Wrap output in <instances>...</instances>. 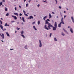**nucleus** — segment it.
<instances>
[{
  "label": "nucleus",
  "mask_w": 74,
  "mask_h": 74,
  "mask_svg": "<svg viewBox=\"0 0 74 74\" xmlns=\"http://www.w3.org/2000/svg\"><path fill=\"white\" fill-rule=\"evenodd\" d=\"M39 47L41 48L42 47V44H41V40H39Z\"/></svg>",
  "instance_id": "nucleus-2"
},
{
  "label": "nucleus",
  "mask_w": 74,
  "mask_h": 74,
  "mask_svg": "<svg viewBox=\"0 0 74 74\" xmlns=\"http://www.w3.org/2000/svg\"><path fill=\"white\" fill-rule=\"evenodd\" d=\"M52 13L53 14H55V13H54L53 12H52Z\"/></svg>",
  "instance_id": "nucleus-48"
},
{
  "label": "nucleus",
  "mask_w": 74,
  "mask_h": 74,
  "mask_svg": "<svg viewBox=\"0 0 74 74\" xmlns=\"http://www.w3.org/2000/svg\"><path fill=\"white\" fill-rule=\"evenodd\" d=\"M53 30H56V28H57V27H53Z\"/></svg>",
  "instance_id": "nucleus-4"
},
{
  "label": "nucleus",
  "mask_w": 74,
  "mask_h": 74,
  "mask_svg": "<svg viewBox=\"0 0 74 74\" xmlns=\"http://www.w3.org/2000/svg\"><path fill=\"white\" fill-rule=\"evenodd\" d=\"M45 24H47V20H45Z\"/></svg>",
  "instance_id": "nucleus-45"
},
{
  "label": "nucleus",
  "mask_w": 74,
  "mask_h": 74,
  "mask_svg": "<svg viewBox=\"0 0 74 74\" xmlns=\"http://www.w3.org/2000/svg\"><path fill=\"white\" fill-rule=\"evenodd\" d=\"M46 18H47V16H46L44 17L43 19H44V21H45V19Z\"/></svg>",
  "instance_id": "nucleus-19"
},
{
  "label": "nucleus",
  "mask_w": 74,
  "mask_h": 74,
  "mask_svg": "<svg viewBox=\"0 0 74 74\" xmlns=\"http://www.w3.org/2000/svg\"><path fill=\"white\" fill-rule=\"evenodd\" d=\"M26 5V7H28V5H29V4H28V3Z\"/></svg>",
  "instance_id": "nucleus-29"
},
{
  "label": "nucleus",
  "mask_w": 74,
  "mask_h": 74,
  "mask_svg": "<svg viewBox=\"0 0 74 74\" xmlns=\"http://www.w3.org/2000/svg\"><path fill=\"white\" fill-rule=\"evenodd\" d=\"M71 19L72 20L73 22L74 23V17H73L72 16L71 17Z\"/></svg>",
  "instance_id": "nucleus-9"
},
{
  "label": "nucleus",
  "mask_w": 74,
  "mask_h": 74,
  "mask_svg": "<svg viewBox=\"0 0 74 74\" xmlns=\"http://www.w3.org/2000/svg\"><path fill=\"white\" fill-rule=\"evenodd\" d=\"M6 34L7 36H8V37H10V35H9V34L8 32H6Z\"/></svg>",
  "instance_id": "nucleus-15"
},
{
  "label": "nucleus",
  "mask_w": 74,
  "mask_h": 74,
  "mask_svg": "<svg viewBox=\"0 0 74 74\" xmlns=\"http://www.w3.org/2000/svg\"><path fill=\"white\" fill-rule=\"evenodd\" d=\"M23 12L24 13V14H26V11L25 10H23Z\"/></svg>",
  "instance_id": "nucleus-25"
},
{
  "label": "nucleus",
  "mask_w": 74,
  "mask_h": 74,
  "mask_svg": "<svg viewBox=\"0 0 74 74\" xmlns=\"http://www.w3.org/2000/svg\"><path fill=\"white\" fill-rule=\"evenodd\" d=\"M19 8H21V6L20 5H19Z\"/></svg>",
  "instance_id": "nucleus-59"
},
{
  "label": "nucleus",
  "mask_w": 74,
  "mask_h": 74,
  "mask_svg": "<svg viewBox=\"0 0 74 74\" xmlns=\"http://www.w3.org/2000/svg\"><path fill=\"white\" fill-rule=\"evenodd\" d=\"M29 19H33V17L32 16H29Z\"/></svg>",
  "instance_id": "nucleus-12"
},
{
  "label": "nucleus",
  "mask_w": 74,
  "mask_h": 74,
  "mask_svg": "<svg viewBox=\"0 0 74 74\" xmlns=\"http://www.w3.org/2000/svg\"><path fill=\"white\" fill-rule=\"evenodd\" d=\"M17 30H19V29H20V28L17 27Z\"/></svg>",
  "instance_id": "nucleus-39"
},
{
  "label": "nucleus",
  "mask_w": 74,
  "mask_h": 74,
  "mask_svg": "<svg viewBox=\"0 0 74 74\" xmlns=\"http://www.w3.org/2000/svg\"><path fill=\"white\" fill-rule=\"evenodd\" d=\"M13 49H10V50H11V51H12V50H13Z\"/></svg>",
  "instance_id": "nucleus-50"
},
{
  "label": "nucleus",
  "mask_w": 74,
  "mask_h": 74,
  "mask_svg": "<svg viewBox=\"0 0 74 74\" xmlns=\"http://www.w3.org/2000/svg\"><path fill=\"white\" fill-rule=\"evenodd\" d=\"M6 16H9V13L8 12L6 14Z\"/></svg>",
  "instance_id": "nucleus-18"
},
{
  "label": "nucleus",
  "mask_w": 74,
  "mask_h": 74,
  "mask_svg": "<svg viewBox=\"0 0 74 74\" xmlns=\"http://www.w3.org/2000/svg\"><path fill=\"white\" fill-rule=\"evenodd\" d=\"M61 24H62V22H60V23L58 24L59 27H61Z\"/></svg>",
  "instance_id": "nucleus-8"
},
{
  "label": "nucleus",
  "mask_w": 74,
  "mask_h": 74,
  "mask_svg": "<svg viewBox=\"0 0 74 74\" xmlns=\"http://www.w3.org/2000/svg\"><path fill=\"white\" fill-rule=\"evenodd\" d=\"M40 21H38V25H40Z\"/></svg>",
  "instance_id": "nucleus-20"
},
{
  "label": "nucleus",
  "mask_w": 74,
  "mask_h": 74,
  "mask_svg": "<svg viewBox=\"0 0 74 74\" xmlns=\"http://www.w3.org/2000/svg\"><path fill=\"white\" fill-rule=\"evenodd\" d=\"M45 28L46 29H47V25H45Z\"/></svg>",
  "instance_id": "nucleus-31"
},
{
  "label": "nucleus",
  "mask_w": 74,
  "mask_h": 74,
  "mask_svg": "<svg viewBox=\"0 0 74 74\" xmlns=\"http://www.w3.org/2000/svg\"><path fill=\"white\" fill-rule=\"evenodd\" d=\"M2 4H3V3H2V2H1L0 3V6H1V5H2Z\"/></svg>",
  "instance_id": "nucleus-28"
},
{
  "label": "nucleus",
  "mask_w": 74,
  "mask_h": 74,
  "mask_svg": "<svg viewBox=\"0 0 74 74\" xmlns=\"http://www.w3.org/2000/svg\"><path fill=\"white\" fill-rule=\"evenodd\" d=\"M22 13H20L19 14V16H22Z\"/></svg>",
  "instance_id": "nucleus-36"
},
{
  "label": "nucleus",
  "mask_w": 74,
  "mask_h": 74,
  "mask_svg": "<svg viewBox=\"0 0 74 74\" xmlns=\"http://www.w3.org/2000/svg\"><path fill=\"white\" fill-rule=\"evenodd\" d=\"M15 11H16V7H15Z\"/></svg>",
  "instance_id": "nucleus-43"
},
{
  "label": "nucleus",
  "mask_w": 74,
  "mask_h": 74,
  "mask_svg": "<svg viewBox=\"0 0 74 74\" xmlns=\"http://www.w3.org/2000/svg\"><path fill=\"white\" fill-rule=\"evenodd\" d=\"M47 30H49V29L48 28H47Z\"/></svg>",
  "instance_id": "nucleus-57"
},
{
  "label": "nucleus",
  "mask_w": 74,
  "mask_h": 74,
  "mask_svg": "<svg viewBox=\"0 0 74 74\" xmlns=\"http://www.w3.org/2000/svg\"><path fill=\"white\" fill-rule=\"evenodd\" d=\"M24 33V32H23V31H22L21 32V34H23Z\"/></svg>",
  "instance_id": "nucleus-27"
},
{
  "label": "nucleus",
  "mask_w": 74,
  "mask_h": 74,
  "mask_svg": "<svg viewBox=\"0 0 74 74\" xmlns=\"http://www.w3.org/2000/svg\"><path fill=\"white\" fill-rule=\"evenodd\" d=\"M21 36L23 37V38H25V36H24V35L23 34H21Z\"/></svg>",
  "instance_id": "nucleus-21"
},
{
  "label": "nucleus",
  "mask_w": 74,
  "mask_h": 74,
  "mask_svg": "<svg viewBox=\"0 0 74 74\" xmlns=\"http://www.w3.org/2000/svg\"><path fill=\"white\" fill-rule=\"evenodd\" d=\"M51 36H52V33H50V37H51Z\"/></svg>",
  "instance_id": "nucleus-37"
},
{
  "label": "nucleus",
  "mask_w": 74,
  "mask_h": 74,
  "mask_svg": "<svg viewBox=\"0 0 74 74\" xmlns=\"http://www.w3.org/2000/svg\"><path fill=\"white\" fill-rule=\"evenodd\" d=\"M14 19H15V20H16V19H17V17H16V16H14Z\"/></svg>",
  "instance_id": "nucleus-24"
},
{
  "label": "nucleus",
  "mask_w": 74,
  "mask_h": 74,
  "mask_svg": "<svg viewBox=\"0 0 74 74\" xmlns=\"http://www.w3.org/2000/svg\"><path fill=\"white\" fill-rule=\"evenodd\" d=\"M49 18L50 19L52 18V16H51V14L49 13Z\"/></svg>",
  "instance_id": "nucleus-11"
},
{
  "label": "nucleus",
  "mask_w": 74,
  "mask_h": 74,
  "mask_svg": "<svg viewBox=\"0 0 74 74\" xmlns=\"http://www.w3.org/2000/svg\"><path fill=\"white\" fill-rule=\"evenodd\" d=\"M47 21H48L49 22V21H50V20L49 19H47Z\"/></svg>",
  "instance_id": "nucleus-40"
},
{
  "label": "nucleus",
  "mask_w": 74,
  "mask_h": 74,
  "mask_svg": "<svg viewBox=\"0 0 74 74\" xmlns=\"http://www.w3.org/2000/svg\"><path fill=\"white\" fill-rule=\"evenodd\" d=\"M0 22H1V25L2 24V23H3V22L1 21V20H0Z\"/></svg>",
  "instance_id": "nucleus-32"
},
{
  "label": "nucleus",
  "mask_w": 74,
  "mask_h": 74,
  "mask_svg": "<svg viewBox=\"0 0 74 74\" xmlns=\"http://www.w3.org/2000/svg\"><path fill=\"white\" fill-rule=\"evenodd\" d=\"M36 22H34L32 23V25H34L35 23Z\"/></svg>",
  "instance_id": "nucleus-38"
},
{
  "label": "nucleus",
  "mask_w": 74,
  "mask_h": 74,
  "mask_svg": "<svg viewBox=\"0 0 74 74\" xmlns=\"http://www.w3.org/2000/svg\"><path fill=\"white\" fill-rule=\"evenodd\" d=\"M20 18L21 20H22V17H20Z\"/></svg>",
  "instance_id": "nucleus-47"
},
{
  "label": "nucleus",
  "mask_w": 74,
  "mask_h": 74,
  "mask_svg": "<svg viewBox=\"0 0 74 74\" xmlns=\"http://www.w3.org/2000/svg\"><path fill=\"white\" fill-rule=\"evenodd\" d=\"M63 30H64V32L66 33V34H68V32L66 30L64 29L63 28Z\"/></svg>",
  "instance_id": "nucleus-10"
},
{
  "label": "nucleus",
  "mask_w": 74,
  "mask_h": 74,
  "mask_svg": "<svg viewBox=\"0 0 74 74\" xmlns=\"http://www.w3.org/2000/svg\"><path fill=\"white\" fill-rule=\"evenodd\" d=\"M17 24H19V22H17Z\"/></svg>",
  "instance_id": "nucleus-64"
},
{
  "label": "nucleus",
  "mask_w": 74,
  "mask_h": 74,
  "mask_svg": "<svg viewBox=\"0 0 74 74\" xmlns=\"http://www.w3.org/2000/svg\"><path fill=\"white\" fill-rule=\"evenodd\" d=\"M61 21H63V18L62 17V18Z\"/></svg>",
  "instance_id": "nucleus-33"
},
{
  "label": "nucleus",
  "mask_w": 74,
  "mask_h": 74,
  "mask_svg": "<svg viewBox=\"0 0 74 74\" xmlns=\"http://www.w3.org/2000/svg\"><path fill=\"white\" fill-rule=\"evenodd\" d=\"M37 7H40V4H38V5H37Z\"/></svg>",
  "instance_id": "nucleus-44"
},
{
  "label": "nucleus",
  "mask_w": 74,
  "mask_h": 74,
  "mask_svg": "<svg viewBox=\"0 0 74 74\" xmlns=\"http://www.w3.org/2000/svg\"><path fill=\"white\" fill-rule=\"evenodd\" d=\"M0 27L1 28V29L3 30V31H4V29H3V26H2V25L1 24L0 25Z\"/></svg>",
  "instance_id": "nucleus-5"
},
{
  "label": "nucleus",
  "mask_w": 74,
  "mask_h": 74,
  "mask_svg": "<svg viewBox=\"0 0 74 74\" xmlns=\"http://www.w3.org/2000/svg\"><path fill=\"white\" fill-rule=\"evenodd\" d=\"M3 2H5V0H3L2 1Z\"/></svg>",
  "instance_id": "nucleus-49"
},
{
  "label": "nucleus",
  "mask_w": 74,
  "mask_h": 74,
  "mask_svg": "<svg viewBox=\"0 0 74 74\" xmlns=\"http://www.w3.org/2000/svg\"><path fill=\"white\" fill-rule=\"evenodd\" d=\"M68 28H70V26H68Z\"/></svg>",
  "instance_id": "nucleus-54"
},
{
  "label": "nucleus",
  "mask_w": 74,
  "mask_h": 74,
  "mask_svg": "<svg viewBox=\"0 0 74 74\" xmlns=\"http://www.w3.org/2000/svg\"><path fill=\"white\" fill-rule=\"evenodd\" d=\"M66 10H69V9H68V8H66Z\"/></svg>",
  "instance_id": "nucleus-61"
},
{
  "label": "nucleus",
  "mask_w": 74,
  "mask_h": 74,
  "mask_svg": "<svg viewBox=\"0 0 74 74\" xmlns=\"http://www.w3.org/2000/svg\"><path fill=\"white\" fill-rule=\"evenodd\" d=\"M24 15H25L26 16H28V15L27 14H24Z\"/></svg>",
  "instance_id": "nucleus-26"
},
{
  "label": "nucleus",
  "mask_w": 74,
  "mask_h": 74,
  "mask_svg": "<svg viewBox=\"0 0 74 74\" xmlns=\"http://www.w3.org/2000/svg\"><path fill=\"white\" fill-rule=\"evenodd\" d=\"M14 22V21H12V23Z\"/></svg>",
  "instance_id": "nucleus-60"
},
{
  "label": "nucleus",
  "mask_w": 74,
  "mask_h": 74,
  "mask_svg": "<svg viewBox=\"0 0 74 74\" xmlns=\"http://www.w3.org/2000/svg\"><path fill=\"white\" fill-rule=\"evenodd\" d=\"M64 13H66V12L65 11H64Z\"/></svg>",
  "instance_id": "nucleus-62"
},
{
  "label": "nucleus",
  "mask_w": 74,
  "mask_h": 74,
  "mask_svg": "<svg viewBox=\"0 0 74 74\" xmlns=\"http://www.w3.org/2000/svg\"><path fill=\"white\" fill-rule=\"evenodd\" d=\"M6 30V29L5 28L4 29V31Z\"/></svg>",
  "instance_id": "nucleus-52"
},
{
  "label": "nucleus",
  "mask_w": 74,
  "mask_h": 74,
  "mask_svg": "<svg viewBox=\"0 0 74 74\" xmlns=\"http://www.w3.org/2000/svg\"><path fill=\"white\" fill-rule=\"evenodd\" d=\"M59 8H60V9H61V8H62V7L61 6H59Z\"/></svg>",
  "instance_id": "nucleus-41"
},
{
  "label": "nucleus",
  "mask_w": 74,
  "mask_h": 74,
  "mask_svg": "<svg viewBox=\"0 0 74 74\" xmlns=\"http://www.w3.org/2000/svg\"><path fill=\"white\" fill-rule=\"evenodd\" d=\"M5 26H7V23H6L5 25Z\"/></svg>",
  "instance_id": "nucleus-34"
},
{
  "label": "nucleus",
  "mask_w": 74,
  "mask_h": 74,
  "mask_svg": "<svg viewBox=\"0 0 74 74\" xmlns=\"http://www.w3.org/2000/svg\"><path fill=\"white\" fill-rule=\"evenodd\" d=\"M5 11H7V8H5Z\"/></svg>",
  "instance_id": "nucleus-30"
},
{
  "label": "nucleus",
  "mask_w": 74,
  "mask_h": 74,
  "mask_svg": "<svg viewBox=\"0 0 74 74\" xmlns=\"http://www.w3.org/2000/svg\"><path fill=\"white\" fill-rule=\"evenodd\" d=\"M54 26L55 27H57V23L56 22H55L54 23Z\"/></svg>",
  "instance_id": "nucleus-6"
},
{
  "label": "nucleus",
  "mask_w": 74,
  "mask_h": 74,
  "mask_svg": "<svg viewBox=\"0 0 74 74\" xmlns=\"http://www.w3.org/2000/svg\"><path fill=\"white\" fill-rule=\"evenodd\" d=\"M60 22H61V24L62 23L63 25H64V22L63 21H62Z\"/></svg>",
  "instance_id": "nucleus-17"
},
{
  "label": "nucleus",
  "mask_w": 74,
  "mask_h": 74,
  "mask_svg": "<svg viewBox=\"0 0 74 74\" xmlns=\"http://www.w3.org/2000/svg\"><path fill=\"white\" fill-rule=\"evenodd\" d=\"M12 16L13 17V18H14V16L13 15H12Z\"/></svg>",
  "instance_id": "nucleus-53"
},
{
  "label": "nucleus",
  "mask_w": 74,
  "mask_h": 74,
  "mask_svg": "<svg viewBox=\"0 0 74 74\" xmlns=\"http://www.w3.org/2000/svg\"><path fill=\"white\" fill-rule=\"evenodd\" d=\"M14 15H17V16H18V15H19L18 14L16 13H14Z\"/></svg>",
  "instance_id": "nucleus-13"
},
{
  "label": "nucleus",
  "mask_w": 74,
  "mask_h": 74,
  "mask_svg": "<svg viewBox=\"0 0 74 74\" xmlns=\"http://www.w3.org/2000/svg\"><path fill=\"white\" fill-rule=\"evenodd\" d=\"M70 32H71V33H73V29L71 28L70 29Z\"/></svg>",
  "instance_id": "nucleus-7"
},
{
  "label": "nucleus",
  "mask_w": 74,
  "mask_h": 74,
  "mask_svg": "<svg viewBox=\"0 0 74 74\" xmlns=\"http://www.w3.org/2000/svg\"><path fill=\"white\" fill-rule=\"evenodd\" d=\"M33 29H35V30H36V31L37 30V29H36V27H35V26H33Z\"/></svg>",
  "instance_id": "nucleus-14"
},
{
  "label": "nucleus",
  "mask_w": 74,
  "mask_h": 74,
  "mask_svg": "<svg viewBox=\"0 0 74 74\" xmlns=\"http://www.w3.org/2000/svg\"><path fill=\"white\" fill-rule=\"evenodd\" d=\"M66 16L64 15V19H65V18H66Z\"/></svg>",
  "instance_id": "nucleus-42"
},
{
  "label": "nucleus",
  "mask_w": 74,
  "mask_h": 74,
  "mask_svg": "<svg viewBox=\"0 0 74 74\" xmlns=\"http://www.w3.org/2000/svg\"><path fill=\"white\" fill-rule=\"evenodd\" d=\"M25 49H27V46H25Z\"/></svg>",
  "instance_id": "nucleus-35"
},
{
  "label": "nucleus",
  "mask_w": 74,
  "mask_h": 74,
  "mask_svg": "<svg viewBox=\"0 0 74 74\" xmlns=\"http://www.w3.org/2000/svg\"><path fill=\"white\" fill-rule=\"evenodd\" d=\"M2 35L0 34V36H1V37H2V38L4 39V34H2Z\"/></svg>",
  "instance_id": "nucleus-3"
},
{
  "label": "nucleus",
  "mask_w": 74,
  "mask_h": 74,
  "mask_svg": "<svg viewBox=\"0 0 74 74\" xmlns=\"http://www.w3.org/2000/svg\"><path fill=\"white\" fill-rule=\"evenodd\" d=\"M44 1V3H47V1Z\"/></svg>",
  "instance_id": "nucleus-51"
},
{
  "label": "nucleus",
  "mask_w": 74,
  "mask_h": 74,
  "mask_svg": "<svg viewBox=\"0 0 74 74\" xmlns=\"http://www.w3.org/2000/svg\"><path fill=\"white\" fill-rule=\"evenodd\" d=\"M15 33H16V31H15Z\"/></svg>",
  "instance_id": "nucleus-63"
},
{
  "label": "nucleus",
  "mask_w": 74,
  "mask_h": 74,
  "mask_svg": "<svg viewBox=\"0 0 74 74\" xmlns=\"http://www.w3.org/2000/svg\"><path fill=\"white\" fill-rule=\"evenodd\" d=\"M47 24H48L49 25L48 26V27L49 29H51V27H53V25H52L51 24L49 23V22L47 21Z\"/></svg>",
  "instance_id": "nucleus-1"
},
{
  "label": "nucleus",
  "mask_w": 74,
  "mask_h": 74,
  "mask_svg": "<svg viewBox=\"0 0 74 74\" xmlns=\"http://www.w3.org/2000/svg\"><path fill=\"white\" fill-rule=\"evenodd\" d=\"M22 25H23V23L22 22L21 23Z\"/></svg>",
  "instance_id": "nucleus-58"
},
{
  "label": "nucleus",
  "mask_w": 74,
  "mask_h": 74,
  "mask_svg": "<svg viewBox=\"0 0 74 74\" xmlns=\"http://www.w3.org/2000/svg\"><path fill=\"white\" fill-rule=\"evenodd\" d=\"M22 20H23V22H25V19H24V17H22Z\"/></svg>",
  "instance_id": "nucleus-16"
},
{
  "label": "nucleus",
  "mask_w": 74,
  "mask_h": 74,
  "mask_svg": "<svg viewBox=\"0 0 74 74\" xmlns=\"http://www.w3.org/2000/svg\"><path fill=\"white\" fill-rule=\"evenodd\" d=\"M62 36H64L65 34H64V33H63V32H62Z\"/></svg>",
  "instance_id": "nucleus-23"
},
{
  "label": "nucleus",
  "mask_w": 74,
  "mask_h": 74,
  "mask_svg": "<svg viewBox=\"0 0 74 74\" xmlns=\"http://www.w3.org/2000/svg\"><path fill=\"white\" fill-rule=\"evenodd\" d=\"M56 0V3H57L58 2H57V0Z\"/></svg>",
  "instance_id": "nucleus-55"
},
{
  "label": "nucleus",
  "mask_w": 74,
  "mask_h": 74,
  "mask_svg": "<svg viewBox=\"0 0 74 74\" xmlns=\"http://www.w3.org/2000/svg\"><path fill=\"white\" fill-rule=\"evenodd\" d=\"M54 40L55 41H57V39L56 38H54Z\"/></svg>",
  "instance_id": "nucleus-22"
},
{
  "label": "nucleus",
  "mask_w": 74,
  "mask_h": 74,
  "mask_svg": "<svg viewBox=\"0 0 74 74\" xmlns=\"http://www.w3.org/2000/svg\"><path fill=\"white\" fill-rule=\"evenodd\" d=\"M32 1L30 0H29L28 1L29 3H30V2L31 1Z\"/></svg>",
  "instance_id": "nucleus-46"
},
{
  "label": "nucleus",
  "mask_w": 74,
  "mask_h": 74,
  "mask_svg": "<svg viewBox=\"0 0 74 74\" xmlns=\"http://www.w3.org/2000/svg\"><path fill=\"white\" fill-rule=\"evenodd\" d=\"M26 1V0H24V2H25V1Z\"/></svg>",
  "instance_id": "nucleus-56"
}]
</instances>
